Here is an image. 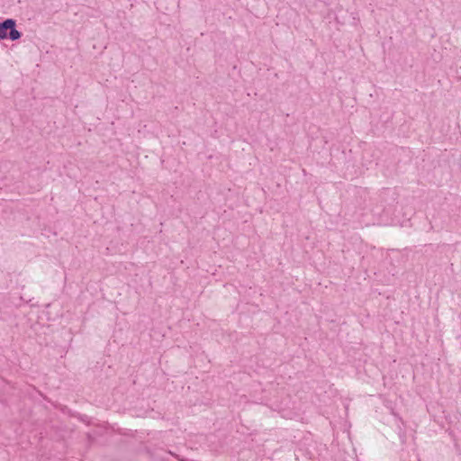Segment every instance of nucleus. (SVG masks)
<instances>
[{
	"instance_id": "f257e3e1",
	"label": "nucleus",
	"mask_w": 461,
	"mask_h": 461,
	"mask_svg": "<svg viewBox=\"0 0 461 461\" xmlns=\"http://www.w3.org/2000/svg\"><path fill=\"white\" fill-rule=\"evenodd\" d=\"M22 36L21 32L15 29V21L13 19H6L0 23V39L5 40L9 38L12 41H16Z\"/></svg>"
}]
</instances>
